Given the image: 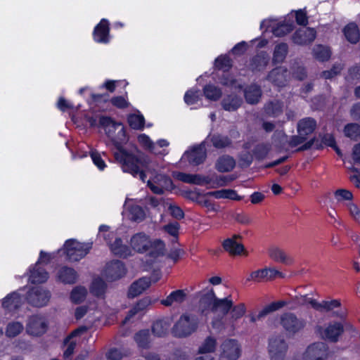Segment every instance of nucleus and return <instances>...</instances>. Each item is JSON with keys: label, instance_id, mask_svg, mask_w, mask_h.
Masks as SVG:
<instances>
[{"label": "nucleus", "instance_id": "nucleus-51", "mask_svg": "<svg viewBox=\"0 0 360 360\" xmlns=\"http://www.w3.org/2000/svg\"><path fill=\"white\" fill-rule=\"evenodd\" d=\"M204 94L207 98L214 101L219 99L221 95L220 89L213 85L205 86Z\"/></svg>", "mask_w": 360, "mask_h": 360}, {"label": "nucleus", "instance_id": "nucleus-25", "mask_svg": "<svg viewBox=\"0 0 360 360\" xmlns=\"http://www.w3.org/2000/svg\"><path fill=\"white\" fill-rule=\"evenodd\" d=\"M108 22L107 20L103 19L94 29V39L97 42L106 43L108 41Z\"/></svg>", "mask_w": 360, "mask_h": 360}, {"label": "nucleus", "instance_id": "nucleus-15", "mask_svg": "<svg viewBox=\"0 0 360 360\" xmlns=\"http://www.w3.org/2000/svg\"><path fill=\"white\" fill-rule=\"evenodd\" d=\"M277 276L283 277V275L275 268H264L252 271L248 278V281L260 282L264 280H273Z\"/></svg>", "mask_w": 360, "mask_h": 360}, {"label": "nucleus", "instance_id": "nucleus-33", "mask_svg": "<svg viewBox=\"0 0 360 360\" xmlns=\"http://www.w3.org/2000/svg\"><path fill=\"white\" fill-rule=\"evenodd\" d=\"M110 248L113 254L120 257H127L131 255L130 249L122 243L120 238H115L113 243L110 244Z\"/></svg>", "mask_w": 360, "mask_h": 360}, {"label": "nucleus", "instance_id": "nucleus-44", "mask_svg": "<svg viewBox=\"0 0 360 360\" xmlns=\"http://www.w3.org/2000/svg\"><path fill=\"white\" fill-rule=\"evenodd\" d=\"M313 54L314 57L321 61L327 60L330 57V51L328 48L317 45L313 49Z\"/></svg>", "mask_w": 360, "mask_h": 360}, {"label": "nucleus", "instance_id": "nucleus-1", "mask_svg": "<svg viewBox=\"0 0 360 360\" xmlns=\"http://www.w3.org/2000/svg\"><path fill=\"white\" fill-rule=\"evenodd\" d=\"M99 125L104 129L106 135L120 150L115 154V157L122 164V168L124 172L130 173L134 176H139L143 182L146 179V174L141 167L151 174L156 172L158 169V165L148 156L143 154L134 156L120 149L121 143L127 141L125 129L122 123L115 122L110 117L101 116Z\"/></svg>", "mask_w": 360, "mask_h": 360}, {"label": "nucleus", "instance_id": "nucleus-35", "mask_svg": "<svg viewBox=\"0 0 360 360\" xmlns=\"http://www.w3.org/2000/svg\"><path fill=\"white\" fill-rule=\"evenodd\" d=\"M269 63V56L264 53H261L255 56L251 62V68L254 71L264 70Z\"/></svg>", "mask_w": 360, "mask_h": 360}, {"label": "nucleus", "instance_id": "nucleus-5", "mask_svg": "<svg viewBox=\"0 0 360 360\" xmlns=\"http://www.w3.org/2000/svg\"><path fill=\"white\" fill-rule=\"evenodd\" d=\"M288 345L281 335H275L269 340L268 352L271 360H283Z\"/></svg>", "mask_w": 360, "mask_h": 360}, {"label": "nucleus", "instance_id": "nucleus-60", "mask_svg": "<svg viewBox=\"0 0 360 360\" xmlns=\"http://www.w3.org/2000/svg\"><path fill=\"white\" fill-rule=\"evenodd\" d=\"M215 65L219 69H228L231 66V61L229 57L221 56L216 59Z\"/></svg>", "mask_w": 360, "mask_h": 360}, {"label": "nucleus", "instance_id": "nucleus-41", "mask_svg": "<svg viewBox=\"0 0 360 360\" xmlns=\"http://www.w3.org/2000/svg\"><path fill=\"white\" fill-rule=\"evenodd\" d=\"M24 329L22 323L19 321H11L8 323L6 328V335L8 338H14L18 335Z\"/></svg>", "mask_w": 360, "mask_h": 360}, {"label": "nucleus", "instance_id": "nucleus-26", "mask_svg": "<svg viewBox=\"0 0 360 360\" xmlns=\"http://www.w3.org/2000/svg\"><path fill=\"white\" fill-rule=\"evenodd\" d=\"M58 279L67 284H72L77 278V272L72 268L63 266L57 273Z\"/></svg>", "mask_w": 360, "mask_h": 360}, {"label": "nucleus", "instance_id": "nucleus-49", "mask_svg": "<svg viewBox=\"0 0 360 360\" xmlns=\"http://www.w3.org/2000/svg\"><path fill=\"white\" fill-rule=\"evenodd\" d=\"M216 340L214 338L207 337L199 347L198 352L200 354L212 352L216 348Z\"/></svg>", "mask_w": 360, "mask_h": 360}, {"label": "nucleus", "instance_id": "nucleus-48", "mask_svg": "<svg viewBox=\"0 0 360 360\" xmlns=\"http://www.w3.org/2000/svg\"><path fill=\"white\" fill-rule=\"evenodd\" d=\"M344 132L346 136L356 140L360 138V125L355 123L349 124L345 126Z\"/></svg>", "mask_w": 360, "mask_h": 360}, {"label": "nucleus", "instance_id": "nucleus-11", "mask_svg": "<svg viewBox=\"0 0 360 360\" xmlns=\"http://www.w3.org/2000/svg\"><path fill=\"white\" fill-rule=\"evenodd\" d=\"M220 358L236 360L240 355V347L235 340H226L220 346Z\"/></svg>", "mask_w": 360, "mask_h": 360}, {"label": "nucleus", "instance_id": "nucleus-21", "mask_svg": "<svg viewBox=\"0 0 360 360\" xmlns=\"http://www.w3.org/2000/svg\"><path fill=\"white\" fill-rule=\"evenodd\" d=\"M84 331V328H78L72 332V333L65 339V345H66V349L64 351L65 357H69L73 354L75 346L79 341L78 337Z\"/></svg>", "mask_w": 360, "mask_h": 360}, {"label": "nucleus", "instance_id": "nucleus-53", "mask_svg": "<svg viewBox=\"0 0 360 360\" xmlns=\"http://www.w3.org/2000/svg\"><path fill=\"white\" fill-rule=\"evenodd\" d=\"M292 30V25L291 23H283L278 25L273 29V33L276 37H282Z\"/></svg>", "mask_w": 360, "mask_h": 360}, {"label": "nucleus", "instance_id": "nucleus-34", "mask_svg": "<svg viewBox=\"0 0 360 360\" xmlns=\"http://www.w3.org/2000/svg\"><path fill=\"white\" fill-rule=\"evenodd\" d=\"M344 34L347 39L352 44H356L359 40L360 34L358 27L353 22L345 27Z\"/></svg>", "mask_w": 360, "mask_h": 360}, {"label": "nucleus", "instance_id": "nucleus-13", "mask_svg": "<svg viewBox=\"0 0 360 360\" xmlns=\"http://www.w3.org/2000/svg\"><path fill=\"white\" fill-rule=\"evenodd\" d=\"M49 298V292L41 287L32 288L27 295L28 302L33 306L38 307L46 305Z\"/></svg>", "mask_w": 360, "mask_h": 360}, {"label": "nucleus", "instance_id": "nucleus-43", "mask_svg": "<svg viewBox=\"0 0 360 360\" xmlns=\"http://www.w3.org/2000/svg\"><path fill=\"white\" fill-rule=\"evenodd\" d=\"M134 340L140 347H147L150 343V332L148 330H142L134 335Z\"/></svg>", "mask_w": 360, "mask_h": 360}, {"label": "nucleus", "instance_id": "nucleus-63", "mask_svg": "<svg viewBox=\"0 0 360 360\" xmlns=\"http://www.w3.org/2000/svg\"><path fill=\"white\" fill-rule=\"evenodd\" d=\"M307 139V137L303 136L302 134H297L295 136H292L288 141V144L290 147L294 148L302 143H304L305 141Z\"/></svg>", "mask_w": 360, "mask_h": 360}, {"label": "nucleus", "instance_id": "nucleus-58", "mask_svg": "<svg viewBox=\"0 0 360 360\" xmlns=\"http://www.w3.org/2000/svg\"><path fill=\"white\" fill-rule=\"evenodd\" d=\"M200 97V92L198 91L189 90L184 96V101L188 105H193L195 103Z\"/></svg>", "mask_w": 360, "mask_h": 360}, {"label": "nucleus", "instance_id": "nucleus-14", "mask_svg": "<svg viewBox=\"0 0 360 360\" xmlns=\"http://www.w3.org/2000/svg\"><path fill=\"white\" fill-rule=\"evenodd\" d=\"M126 273L124 264L119 261H112L106 264L104 276L107 280L113 281L122 278Z\"/></svg>", "mask_w": 360, "mask_h": 360}, {"label": "nucleus", "instance_id": "nucleus-59", "mask_svg": "<svg viewBox=\"0 0 360 360\" xmlns=\"http://www.w3.org/2000/svg\"><path fill=\"white\" fill-rule=\"evenodd\" d=\"M98 236L102 237L109 243V240L115 236V234L113 232L110 231V226L107 225H101L99 227Z\"/></svg>", "mask_w": 360, "mask_h": 360}, {"label": "nucleus", "instance_id": "nucleus-29", "mask_svg": "<svg viewBox=\"0 0 360 360\" xmlns=\"http://www.w3.org/2000/svg\"><path fill=\"white\" fill-rule=\"evenodd\" d=\"M268 254L271 259L277 262L289 264L292 262L291 258L278 247L270 248L268 250Z\"/></svg>", "mask_w": 360, "mask_h": 360}, {"label": "nucleus", "instance_id": "nucleus-30", "mask_svg": "<svg viewBox=\"0 0 360 360\" xmlns=\"http://www.w3.org/2000/svg\"><path fill=\"white\" fill-rule=\"evenodd\" d=\"M236 162L233 158L229 155L220 157L216 163V169L220 172H227L232 170Z\"/></svg>", "mask_w": 360, "mask_h": 360}, {"label": "nucleus", "instance_id": "nucleus-55", "mask_svg": "<svg viewBox=\"0 0 360 360\" xmlns=\"http://www.w3.org/2000/svg\"><path fill=\"white\" fill-rule=\"evenodd\" d=\"M110 102L118 108H126L129 105L127 98L124 96H115L111 98Z\"/></svg>", "mask_w": 360, "mask_h": 360}, {"label": "nucleus", "instance_id": "nucleus-8", "mask_svg": "<svg viewBox=\"0 0 360 360\" xmlns=\"http://www.w3.org/2000/svg\"><path fill=\"white\" fill-rule=\"evenodd\" d=\"M147 185L151 191L155 194H163L166 191L173 188L172 179L162 174H155L148 181Z\"/></svg>", "mask_w": 360, "mask_h": 360}, {"label": "nucleus", "instance_id": "nucleus-10", "mask_svg": "<svg viewBox=\"0 0 360 360\" xmlns=\"http://www.w3.org/2000/svg\"><path fill=\"white\" fill-rule=\"evenodd\" d=\"M321 337L332 342L338 341L340 336L344 331L343 326L339 322L330 323L325 328L319 327L317 328Z\"/></svg>", "mask_w": 360, "mask_h": 360}, {"label": "nucleus", "instance_id": "nucleus-6", "mask_svg": "<svg viewBox=\"0 0 360 360\" xmlns=\"http://www.w3.org/2000/svg\"><path fill=\"white\" fill-rule=\"evenodd\" d=\"M280 323L284 330L290 335L300 332L306 326L304 319L298 318L295 314L284 313L280 317Z\"/></svg>", "mask_w": 360, "mask_h": 360}, {"label": "nucleus", "instance_id": "nucleus-16", "mask_svg": "<svg viewBox=\"0 0 360 360\" xmlns=\"http://www.w3.org/2000/svg\"><path fill=\"white\" fill-rule=\"evenodd\" d=\"M241 239L242 236L240 235L234 234L223 241V248L231 255H240L245 251L244 245L238 241Z\"/></svg>", "mask_w": 360, "mask_h": 360}, {"label": "nucleus", "instance_id": "nucleus-19", "mask_svg": "<svg viewBox=\"0 0 360 360\" xmlns=\"http://www.w3.org/2000/svg\"><path fill=\"white\" fill-rule=\"evenodd\" d=\"M316 127V122L311 117H305L300 120L297 124V130L299 134L305 137L312 134Z\"/></svg>", "mask_w": 360, "mask_h": 360}, {"label": "nucleus", "instance_id": "nucleus-9", "mask_svg": "<svg viewBox=\"0 0 360 360\" xmlns=\"http://www.w3.org/2000/svg\"><path fill=\"white\" fill-rule=\"evenodd\" d=\"M328 357V347L322 342L309 345L302 354V360H326Z\"/></svg>", "mask_w": 360, "mask_h": 360}, {"label": "nucleus", "instance_id": "nucleus-32", "mask_svg": "<svg viewBox=\"0 0 360 360\" xmlns=\"http://www.w3.org/2000/svg\"><path fill=\"white\" fill-rule=\"evenodd\" d=\"M242 103V99L236 95H229L225 97L221 105L223 108L227 111H234L237 110Z\"/></svg>", "mask_w": 360, "mask_h": 360}, {"label": "nucleus", "instance_id": "nucleus-39", "mask_svg": "<svg viewBox=\"0 0 360 360\" xmlns=\"http://www.w3.org/2000/svg\"><path fill=\"white\" fill-rule=\"evenodd\" d=\"M106 290V284L100 278H95L91 285L90 292L96 297H102Z\"/></svg>", "mask_w": 360, "mask_h": 360}, {"label": "nucleus", "instance_id": "nucleus-37", "mask_svg": "<svg viewBox=\"0 0 360 360\" xmlns=\"http://www.w3.org/2000/svg\"><path fill=\"white\" fill-rule=\"evenodd\" d=\"M170 325L171 323L168 319L158 320L153 325V332L158 337L164 336L168 332Z\"/></svg>", "mask_w": 360, "mask_h": 360}, {"label": "nucleus", "instance_id": "nucleus-46", "mask_svg": "<svg viewBox=\"0 0 360 360\" xmlns=\"http://www.w3.org/2000/svg\"><path fill=\"white\" fill-rule=\"evenodd\" d=\"M139 142L143 146L144 148L150 150L152 153L155 154H161L162 151L157 149L156 145L155 143H153L150 139L146 136V134H141L138 136Z\"/></svg>", "mask_w": 360, "mask_h": 360}, {"label": "nucleus", "instance_id": "nucleus-62", "mask_svg": "<svg viewBox=\"0 0 360 360\" xmlns=\"http://www.w3.org/2000/svg\"><path fill=\"white\" fill-rule=\"evenodd\" d=\"M335 197L338 201L348 200L352 198V194L348 190L338 189L335 192Z\"/></svg>", "mask_w": 360, "mask_h": 360}, {"label": "nucleus", "instance_id": "nucleus-22", "mask_svg": "<svg viewBox=\"0 0 360 360\" xmlns=\"http://www.w3.org/2000/svg\"><path fill=\"white\" fill-rule=\"evenodd\" d=\"M310 302L311 303V307L320 312L331 311L341 305L339 300H324L321 302L317 300H310Z\"/></svg>", "mask_w": 360, "mask_h": 360}, {"label": "nucleus", "instance_id": "nucleus-4", "mask_svg": "<svg viewBox=\"0 0 360 360\" xmlns=\"http://www.w3.org/2000/svg\"><path fill=\"white\" fill-rule=\"evenodd\" d=\"M198 323L196 316L184 314L180 316L174 326L173 333L179 338L188 336L197 330Z\"/></svg>", "mask_w": 360, "mask_h": 360}, {"label": "nucleus", "instance_id": "nucleus-18", "mask_svg": "<svg viewBox=\"0 0 360 360\" xmlns=\"http://www.w3.org/2000/svg\"><path fill=\"white\" fill-rule=\"evenodd\" d=\"M204 145H200L198 147L193 148L191 151L185 153L184 157L188 161L193 165H199L202 163L206 158V151Z\"/></svg>", "mask_w": 360, "mask_h": 360}, {"label": "nucleus", "instance_id": "nucleus-31", "mask_svg": "<svg viewBox=\"0 0 360 360\" xmlns=\"http://www.w3.org/2000/svg\"><path fill=\"white\" fill-rule=\"evenodd\" d=\"M49 278L48 273L38 264L30 271V281L33 283H41L46 281Z\"/></svg>", "mask_w": 360, "mask_h": 360}, {"label": "nucleus", "instance_id": "nucleus-50", "mask_svg": "<svg viewBox=\"0 0 360 360\" xmlns=\"http://www.w3.org/2000/svg\"><path fill=\"white\" fill-rule=\"evenodd\" d=\"M129 126L134 129H141L144 125V117L141 115H130L128 117Z\"/></svg>", "mask_w": 360, "mask_h": 360}, {"label": "nucleus", "instance_id": "nucleus-23", "mask_svg": "<svg viewBox=\"0 0 360 360\" xmlns=\"http://www.w3.org/2000/svg\"><path fill=\"white\" fill-rule=\"evenodd\" d=\"M150 284L151 281L150 278L143 277L139 279L131 284L129 290V295L132 297L139 295L147 288H148Z\"/></svg>", "mask_w": 360, "mask_h": 360}, {"label": "nucleus", "instance_id": "nucleus-52", "mask_svg": "<svg viewBox=\"0 0 360 360\" xmlns=\"http://www.w3.org/2000/svg\"><path fill=\"white\" fill-rule=\"evenodd\" d=\"M211 141L212 145L217 148H224L231 144V141L227 136L221 135H214Z\"/></svg>", "mask_w": 360, "mask_h": 360}, {"label": "nucleus", "instance_id": "nucleus-56", "mask_svg": "<svg viewBox=\"0 0 360 360\" xmlns=\"http://www.w3.org/2000/svg\"><path fill=\"white\" fill-rule=\"evenodd\" d=\"M270 150L269 145L260 144L256 146L254 150V154L257 158L262 160L264 159L268 154Z\"/></svg>", "mask_w": 360, "mask_h": 360}, {"label": "nucleus", "instance_id": "nucleus-57", "mask_svg": "<svg viewBox=\"0 0 360 360\" xmlns=\"http://www.w3.org/2000/svg\"><path fill=\"white\" fill-rule=\"evenodd\" d=\"M342 69V66L341 64H335L330 70L323 71L321 74V76L326 79H332L335 76L340 74Z\"/></svg>", "mask_w": 360, "mask_h": 360}, {"label": "nucleus", "instance_id": "nucleus-2", "mask_svg": "<svg viewBox=\"0 0 360 360\" xmlns=\"http://www.w3.org/2000/svg\"><path fill=\"white\" fill-rule=\"evenodd\" d=\"M233 304V302L229 297L222 299L217 298L212 289L207 290L200 300V307L203 313L206 314V311L209 309L212 312L220 316L219 319H214L212 321V326L217 329L223 326L222 320L230 311Z\"/></svg>", "mask_w": 360, "mask_h": 360}, {"label": "nucleus", "instance_id": "nucleus-54", "mask_svg": "<svg viewBox=\"0 0 360 360\" xmlns=\"http://www.w3.org/2000/svg\"><path fill=\"white\" fill-rule=\"evenodd\" d=\"M286 304L287 303L285 301L282 300L272 302L264 307V309H262V314H266V315H268L271 312L276 311L281 309L282 307L285 306Z\"/></svg>", "mask_w": 360, "mask_h": 360}, {"label": "nucleus", "instance_id": "nucleus-7", "mask_svg": "<svg viewBox=\"0 0 360 360\" xmlns=\"http://www.w3.org/2000/svg\"><path fill=\"white\" fill-rule=\"evenodd\" d=\"M91 244L81 243L76 240H68L64 245L68 258L70 261H79L83 258L91 249Z\"/></svg>", "mask_w": 360, "mask_h": 360}, {"label": "nucleus", "instance_id": "nucleus-27", "mask_svg": "<svg viewBox=\"0 0 360 360\" xmlns=\"http://www.w3.org/2000/svg\"><path fill=\"white\" fill-rule=\"evenodd\" d=\"M22 302V298L16 292H13L4 298L2 306L8 311L18 308Z\"/></svg>", "mask_w": 360, "mask_h": 360}, {"label": "nucleus", "instance_id": "nucleus-24", "mask_svg": "<svg viewBox=\"0 0 360 360\" xmlns=\"http://www.w3.org/2000/svg\"><path fill=\"white\" fill-rule=\"evenodd\" d=\"M288 72L283 68L273 70L268 75V79L278 86H283L287 82Z\"/></svg>", "mask_w": 360, "mask_h": 360}, {"label": "nucleus", "instance_id": "nucleus-64", "mask_svg": "<svg viewBox=\"0 0 360 360\" xmlns=\"http://www.w3.org/2000/svg\"><path fill=\"white\" fill-rule=\"evenodd\" d=\"M162 229L171 236L176 237L179 233V225L176 222L171 223L164 226Z\"/></svg>", "mask_w": 360, "mask_h": 360}, {"label": "nucleus", "instance_id": "nucleus-3", "mask_svg": "<svg viewBox=\"0 0 360 360\" xmlns=\"http://www.w3.org/2000/svg\"><path fill=\"white\" fill-rule=\"evenodd\" d=\"M129 245L132 250L139 253H143L150 248L154 249V254L157 256L162 255L165 251V243L160 239L152 240L149 236L143 232L134 234L129 240Z\"/></svg>", "mask_w": 360, "mask_h": 360}, {"label": "nucleus", "instance_id": "nucleus-47", "mask_svg": "<svg viewBox=\"0 0 360 360\" xmlns=\"http://www.w3.org/2000/svg\"><path fill=\"white\" fill-rule=\"evenodd\" d=\"M288 53V46L285 44H280L276 46L273 60L275 63H281L285 59Z\"/></svg>", "mask_w": 360, "mask_h": 360}, {"label": "nucleus", "instance_id": "nucleus-38", "mask_svg": "<svg viewBox=\"0 0 360 360\" xmlns=\"http://www.w3.org/2000/svg\"><path fill=\"white\" fill-rule=\"evenodd\" d=\"M230 311L231 312L229 322L231 327H233V323L243 317L245 314L246 307L244 304L241 303L234 307L233 306Z\"/></svg>", "mask_w": 360, "mask_h": 360}, {"label": "nucleus", "instance_id": "nucleus-12", "mask_svg": "<svg viewBox=\"0 0 360 360\" xmlns=\"http://www.w3.org/2000/svg\"><path fill=\"white\" fill-rule=\"evenodd\" d=\"M47 323L45 319L40 316H31L27 323L26 331L29 335L39 336L46 331Z\"/></svg>", "mask_w": 360, "mask_h": 360}, {"label": "nucleus", "instance_id": "nucleus-20", "mask_svg": "<svg viewBox=\"0 0 360 360\" xmlns=\"http://www.w3.org/2000/svg\"><path fill=\"white\" fill-rule=\"evenodd\" d=\"M187 297L184 290H176L172 292L165 299L161 300V304L166 307L183 303Z\"/></svg>", "mask_w": 360, "mask_h": 360}, {"label": "nucleus", "instance_id": "nucleus-36", "mask_svg": "<svg viewBox=\"0 0 360 360\" xmlns=\"http://www.w3.org/2000/svg\"><path fill=\"white\" fill-rule=\"evenodd\" d=\"M208 194L217 199L227 198L235 200H240L241 199V198L237 194L236 191L232 189H222L212 191Z\"/></svg>", "mask_w": 360, "mask_h": 360}, {"label": "nucleus", "instance_id": "nucleus-42", "mask_svg": "<svg viewBox=\"0 0 360 360\" xmlns=\"http://www.w3.org/2000/svg\"><path fill=\"white\" fill-rule=\"evenodd\" d=\"M283 105L278 101H271L265 105V112L267 115L276 117L283 111Z\"/></svg>", "mask_w": 360, "mask_h": 360}, {"label": "nucleus", "instance_id": "nucleus-40", "mask_svg": "<svg viewBox=\"0 0 360 360\" xmlns=\"http://www.w3.org/2000/svg\"><path fill=\"white\" fill-rule=\"evenodd\" d=\"M87 295V290L82 286H76L70 293V300L75 304L83 302Z\"/></svg>", "mask_w": 360, "mask_h": 360}, {"label": "nucleus", "instance_id": "nucleus-61", "mask_svg": "<svg viewBox=\"0 0 360 360\" xmlns=\"http://www.w3.org/2000/svg\"><path fill=\"white\" fill-rule=\"evenodd\" d=\"M91 158L95 165L98 167V169L103 170L106 165L105 162L101 158L100 154L96 150H92L90 153Z\"/></svg>", "mask_w": 360, "mask_h": 360}, {"label": "nucleus", "instance_id": "nucleus-45", "mask_svg": "<svg viewBox=\"0 0 360 360\" xmlns=\"http://www.w3.org/2000/svg\"><path fill=\"white\" fill-rule=\"evenodd\" d=\"M129 218L131 221L140 222L146 218V214L142 207L133 205L129 209Z\"/></svg>", "mask_w": 360, "mask_h": 360}, {"label": "nucleus", "instance_id": "nucleus-17", "mask_svg": "<svg viewBox=\"0 0 360 360\" xmlns=\"http://www.w3.org/2000/svg\"><path fill=\"white\" fill-rule=\"evenodd\" d=\"M316 38V31L313 28L303 27L297 31L293 35V41L297 44H307L312 42Z\"/></svg>", "mask_w": 360, "mask_h": 360}, {"label": "nucleus", "instance_id": "nucleus-28", "mask_svg": "<svg viewBox=\"0 0 360 360\" xmlns=\"http://www.w3.org/2000/svg\"><path fill=\"white\" fill-rule=\"evenodd\" d=\"M261 96L262 91L259 86L256 84H252L245 90V98L248 103L255 104L258 103Z\"/></svg>", "mask_w": 360, "mask_h": 360}]
</instances>
